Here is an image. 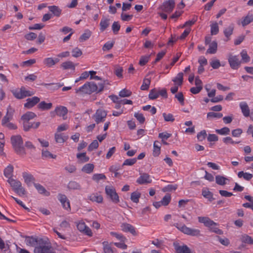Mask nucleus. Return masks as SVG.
<instances>
[{"instance_id": "f257e3e1", "label": "nucleus", "mask_w": 253, "mask_h": 253, "mask_svg": "<svg viewBox=\"0 0 253 253\" xmlns=\"http://www.w3.org/2000/svg\"><path fill=\"white\" fill-rule=\"evenodd\" d=\"M103 84H99L97 85L94 82H87L83 86L76 89L77 93L90 94L93 92H100L103 90Z\"/></svg>"}, {"instance_id": "f03ea898", "label": "nucleus", "mask_w": 253, "mask_h": 253, "mask_svg": "<svg viewBox=\"0 0 253 253\" xmlns=\"http://www.w3.org/2000/svg\"><path fill=\"white\" fill-rule=\"evenodd\" d=\"M11 143L15 152L18 155L24 156L26 154L22 138L20 135L11 137Z\"/></svg>"}, {"instance_id": "7ed1b4c3", "label": "nucleus", "mask_w": 253, "mask_h": 253, "mask_svg": "<svg viewBox=\"0 0 253 253\" xmlns=\"http://www.w3.org/2000/svg\"><path fill=\"white\" fill-rule=\"evenodd\" d=\"M34 252V253H56L50 244L46 243L42 239L39 240Z\"/></svg>"}, {"instance_id": "20e7f679", "label": "nucleus", "mask_w": 253, "mask_h": 253, "mask_svg": "<svg viewBox=\"0 0 253 253\" xmlns=\"http://www.w3.org/2000/svg\"><path fill=\"white\" fill-rule=\"evenodd\" d=\"M174 226L180 231L185 234L191 236L199 237L201 236V231L199 229L195 228H191L187 227L185 225L179 224L175 223Z\"/></svg>"}, {"instance_id": "39448f33", "label": "nucleus", "mask_w": 253, "mask_h": 253, "mask_svg": "<svg viewBox=\"0 0 253 253\" xmlns=\"http://www.w3.org/2000/svg\"><path fill=\"white\" fill-rule=\"evenodd\" d=\"M13 96L18 99H21L27 96H31L34 94V92L28 90L25 87H21L20 88H17L11 90Z\"/></svg>"}, {"instance_id": "423d86ee", "label": "nucleus", "mask_w": 253, "mask_h": 253, "mask_svg": "<svg viewBox=\"0 0 253 253\" xmlns=\"http://www.w3.org/2000/svg\"><path fill=\"white\" fill-rule=\"evenodd\" d=\"M105 191L107 196L110 199L113 203L118 204L120 202L119 197L115 189L112 186H106Z\"/></svg>"}, {"instance_id": "0eeeda50", "label": "nucleus", "mask_w": 253, "mask_h": 253, "mask_svg": "<svg viewBox=\"0 0 253 253\" xmlns=\"http://www.w3.org/2000/svg\"><path fill=\"white\" fill-rule=\"evenodd\" d=\"M228 61L230 67L234 70L238 69L241 64V61L237 55L229 54L228 58Z\"/></svg>"}, {"instance_id": "6e6552de", "label": "nucleus", "mask_w": 253, "mask_h": 253, "mask_svg": "<svg viewBox=\"0 0 253 253\" xmlns=\"http://www.w3.org/2000/svg\"><path fill=\"white\" fill-rule=\"evenodd\" d=\"M106 116L107 113L105 111L97 110L95 114L93 115V118L94 119L96 123L97 124H99L105 121Z\"/></svg>"}, {"instance_id": "1a4fd4ad", "label": "nucleus", "mask_w": 253, "mask_h": 253, "mask_svg": "<svg viewBox=\"0 0 253 253\" xmlns=\"http://www.w3.org/2000/svg\"><path fill=\"white\" fill-rule=\"evenodd\" d=\"M14 113V110L10 106L7 109V112L5 116L3 118L1 121V125H4L7 123L9 122L13 118Z\"/></svg>"}, {"instance_id": "9d476101", "label": "nucleus", "mask_w": 253, "mask_h": 253, "mask_svg": "<svg viewBox=\"0 0 253 253\" xmlns=\"http://www.w3.org/2000/svg\"><path fill=\"white\" fill-rule=\"evenodd\" d=\"M173 246L176 253H191V250L186 245L181 246L177 242L173 243Z\"/></svg>"}, {"instance_id": "9b49d317", "label": "nucleus", "mask_w": 253, "mask_h": 253, "mask_svg": "<svg viewBox=\"0 0 253 253\" xmlns=\"http://www.w3.org/2000/svg\"><path fill=\"white\" fill-rule=\"evenodd\" d=\"M58 199L61 202L63 208L67 210H70V202L68 200L66 196L64 194H59L58 195Z\"/></svg>"}, {"instance_id": "f8f14e48", "label": "nucleus", "mask_w": 253, "mask_h": 253, "mask_svg": "<svg viewBox=\"0 0 253 253\" xmlns=\"http://www.w3.org/2000/svg\"><path fill=\"white\" fill-rule=\"evenodd\" d=\"M174 5V0H168L164 2L162 9L164 11L170 13L172 11Z\"/></svg>"}, {"instance_id": "ddd939ff", "label": "nucleus", "mask_w": 253, "mask_h": 253, "mask_svg": "<svg viewBox=\"0 0 253 253\" xmlns=\"http://www.w3.org/2000/svg\"><path fill=\"white\" fill-rule=\"evenodd\" d=\"M40 101V98L37 96L29 98L26 100L27 102L24 104V107L28 109L31 108L38 103Z\"/></svg>"}, {"instance_id": "4468645a", "label": "nucleus", "mask_w": 253, "mask_h": 253, "mask_svg": "<svg viewBox=\"0 0 253 253\" xmlns=\"http://www.w3.org/2000/svg\"><path fill=\"white\" fill-rule=\"evenodd\" d=\"M23 128L26 131L30 130L31 128L36 129L39 127L40 125V122H23Z\"/></svg>"}, {"instance_id": "2eb2a0df", "label": "nucleus", "mask_w": 253, "mask_h": 253, "mask_svg": "<svg viewBox=\"0 0 253 253\" xmlns=\"http://www.w3.org/2000/svg\"><path fill=\"white\" fill-rule=\"evenodd\" d=\"M198 220L200 222L203 223L206 226L209 228L211 226L217 225L215 222L207 217H199Z\"/></svg>"}, {"instance_id": "dca6fc26", "label": "nucleus", "mask_w": 253, "mask_h": 253, "mask_svg": "<svg viewBox=\"0 0 253 253\" xmlns=\"http://www.w3.org/2000/svg\"><path fill=\"white\" fill-rule=\"evenodd\" d=\"M136 182L139 184H148L151 183L152 179L148 174L144 173L140 175L137 179Z\"/></svg>"}, {"instance_id": "f3484780", "label": "nucleus", "mask_w": 253, "mask_h": 253, "mask_svg": "<svg viewBox=\"0 0 253 253\" xmlns=\"http://www.w3.org/2000/svg\"><path fill=\"white\" fill-rule=\"evenodd\" d=\"M121 229L126 232H130L133 235H136V232L135 231V228L134 226L131 225L130 224L124 223H123L121 226Z\"/></svg>"}, {"instance_id": "a211bd4d", "label": "nucleus", "mask_w": 253, "mask_h": 253, "mask_svg": "<svg viewBox=\"0 0 253 253\" xmlns=\"http://www.w3.org/2000/svg\"><path fill=\"white\" fill-rule=\"evenodd\" d=\"M242 113L245 117L250 116V111L248 105L246 102H241L239 104Z\"/></svg>"}, {"instance_id": "6ab92c4d", "label": "nucleus", "mask_w": 253, "mask_h": 253, "mask_svg": "<svg viewBox=\"0 0 253 253\" xmlns=\"http://www.w3.org/2000/svg\"><path fill=\"white\" fill-rule=\"evenodd\" d=\"M54 111L57 116L63 117V119L65 120V118L64 117L68 113V109L66 107L60 106L57 107Z\"/></svg>"}, {"instance_id": "aec40b11", "label": "nucleus", "mask_w": 253, "mask_h": 253, "mask_svg": "<svg viewBox=\"0 0 253 253\" xmlns=\"http://www.w3.org/2000/svg\"><path fill=\"white\" fill-rule=\"evenodd\" d=\"M22 176L25 182L28 186H30L32 183H34L35 179L33 175L26 172L22 173Z\"/></svg>"}, {"instance_id": "412c9836", "label": "nucleus", "mask_w": 253, "mask_h": 253, "mask_svg": "<svg viewBox=\"0 0 253 253\" xmlns=\"http://www.w3.org/2000/svg\"><path fill=\"white\" fill-rule=\"evenodd\" d=\"M34 185L40 194L43 195L45 196H49L50 195V192L47 191L41 184L34 183Z\"/></svg>"}, {"instance_id": "4be33fe9", "label": "nucleus", "mask_w": 253, "mask_h": 253, "mask_svg": "<svg viewBox=\"0 0 253 253\" xmlns=\"http://www.w3.org/2000/svg\"><path fill=\"white\" fill-rule=\"evenodd\" d=\"M67 188L70 190H80L81 185L77 181H70L67 185Z\"/></svg>"}, {"instance_id": "5701e85b", "label": "nucleus", "mask_w": 253, "mask_h": 253, "mask_svg": "<svg viewBox=\"0 0 253 253\" xmlns=\"http://www.w3.org/2000/svg\"><path fill=\"white\" fill-rule=\"evenodd\" d=\"M217 50V43L215 41H212L207 50L206 54H215Z\"/></svg>"}, {"instance_id": "b1692460", "label": "nucleus", "mask_w": 253, "mask_h": 253, "mask_svg": "<svg viewBox=\"0 0 253 253\" xmlns=\"http://www.w3.org/2000/svg\"><path fill=\"white\" fill-rule=\"evenodd\" d=\"M161 145L158 141H155L153 144V155L154 157H158L161 152Z\"/></svg>"}, {"instance_id": "393cba45", "label": "nucleus", "mask_w": 253, "mask_h": 253, "mask_svg": "<svg viewBox=\"0 0 253 253\" xmlns=\"http://www.w3.org/2000/svg\"><path fill=\"white\" fill-rule=\"evenodd\" d=\"M88 199L92 202H95L98 203H101L103 202V197L97 193L91 194L88 197Z\"/></svg>"}, {"instance_id": "a878e982", "label": "nucleus", "mask_w": 253, "mask_h": 253, "mask_svg": "<svg viewBox=\"0 0 253 253\" xmlns=\"http://www.w3.org/2000/svg\"><path fill=\"white\" fill-rule=\"evenodd\" d=\"M51 103H46L45 101L41 102L38 105V108L42 111L48 110L51 108Z\"/></svg>"}, {"instance_id": "bb28decb", "label": "nucleus", "mask_w": 253, "mask_h": 253, "mask_svg": "<svg viewBox=\"0 0 253 253\" xmlns=\"http://www.w3.org/2000/svg\"><path fill=\"white\" fill-rule=\"evenodd\" d=\"M7 181L10 185V186L12 187L13 191L18 187H21V185H22V183L20 181L14 179L12 178L8 179Z\"/></svg>"}, {"instance_id": "cd10ccee", "label": "nucleus", "mask_w": 253, "mask_h": 253, "mask_svg": "<svg viewBox=\"0 0 253 253\" xmlns=\"http://www.w3.org/2000/svg\"><path fill=\"white\" fill-rule=\"evenodd\" d=\"M109 19L103 17L101 19L100 23V30L101 32L104 31L110 25Z\"/></svg>"}, {"instance_id": "c85d7f7f", "label": "nucleus", "mask_w": 253, "mask_h": 253, "mask_svg": "<svg viewBox=\"0 0 253 253\" xmlns=\"http://www.w3.org/2000/svg\"><path fill=\"white\" fill-rule=\"evenodd\" d=\"M13 169V167L12 165H9L4 169V175L6 177L8 178V179L12 178Z\"/></svg>"}, {"instance_id": "c756f323", "label": "nucleus", "mask_w": 253, "mask_h": 253, "mask_svg": "<svg viewBox=\"0 0 253 253\" xmlns=\"http://www.w3.org/2000/svg\"><path fill=\"white\" fill-rule=\"evenodd\" d=\"M36 117V115L32 112H28L21 117V119L24 122H29L30 120L34 119Z\"/></svg>"}, {"instance_id": "7c9ffc66", "label": "nucleus", "mask_w": 253, "mask_h": 253, "mask_svg": "<svg viewBox=\"0 0 253 253\" xmlns=\"http://www.w3.org/2000/svg\"><path fill=\"white\" fill-rule=\"evenodd\" d=\"M39 241L37 239L32 236H27L26 237L25 242L27 246L34 247L36 245L38 244Z\"/></svg>"}, {"instance_id": "2f4dec72", "label": "nucleus", "mask_w": 253, "mask_h": 253, "mask_svg": "<svg viewBox=\"0 0 253 253\" xmlns=\"http://www.w3.org/2000/svg\"><path fill=\"white\" fill-rule=\"evenodd\" d=\"M49 11L51 12L54 16L59 17L61 13V9L55 5L49 6L48 7Z\"/></svg>"}, {"instance_id": "473e14b6", "label": "nucleus", "mask_w": 253, "mask_h": 253, "mask_svg": "<svg viewBox=\"0 0 253 253\" xmlns=\"http://www.w3.org/2000/svg\"><path fill=\"white\" fill-rule=\"evenodd\" d=\"M54 137L55 141L59 143H64L68 138L67 136L63 135L62 133H55Z\"/></svg>"}, {"instance_id": "72a5a7b5", "label": "nucleus", "mask_w": 253, "mask_h": 253, "mask_svg": "<svg viewBox=\"0 0 253 253\" xmlns=\"http://www.w3.org/2000/svg\"><path fill=\"white\" fill-rule=\"evenodd\" d=\"M253 21V14H248L246 16L243 18L241 23L243 27L248 25Z\"/></svg>"}, {"instance_id": "f704fd0d", "label": "nucleus", "mask_w": 253, "mask_h": 253, "mask_svg": "<svg viewBox=\"0 0 253 253\" xmlns=\"http://www.w3.org/2000/svg\"><path fill=\"white\" fill-rule=\"evenodd\" d=\"M241 241L246 244L253 245V239L247 234H244L241 238Z\"/></svg>"}, {"instance_id": "c9c22d12", "label": "nucleus", "mask_w": 253, "mask_h": 253, "mask_svg": "<svg viewBox=\"0 0 253 253\" xmlns=\"http://www.w3.org/2000/svg\"><path fill=\"white\" fill-rule=\"evenodd\" d=\"M183 76L182 73H179L177 76L172 79V81L175 83L177 85H181L183 83Z\"/></svg>"}, {"instance_id": "e433bc0d", "label": "nucleus", "mask_w": 253, "mask_h": 253, "mask_svg": "<svg viewBox=\"0 0 253 253\" xmlns=\"http://www.w3.org/2000/svg\"><path fill=\"white\" fill-rule=\"evenodd\" d=\"M239 178H243L246 180H250L253 177V174L248 172H244L243 171H239L238 173Z\"/></svg>"}, {"instance_id": "4c0bfd02", "label": "nucleus", "mask_w": 253, "mask_h": 253, "mask_svg": "<svg viewBox=\"0 0 253 253\" xmlns=\"http://www.w3.org/2000/svg\"><path fill=\"white\" fill-rule=\"evenodd\" d=\"M61 67L64 70H67V69L74 70L75 68L74 63L71 61H68L63 62L61 64Z\"/></svg>"}, {"instance_id": "58836bf2", "label": "nucleus", "mask_w": 253, "mask_h": 253, "mask_svg": "<svg viewBox=\"0 0 253 253\" xmlns=\"http://www.w3.org/2000/svg\"><path fill=\"white\" fill-rule=\"evenodd\" d=\"M91 35V32L89 30H86L84 31V33L82 34L79 38V41L80 42H83L84 41H86L88 40Z\"/></svg>"}, {"instance_id": "ea45409f", "label": "nucleus", "mask_w": 253, "mask_h": 253, "mask_svg": "<svg viewBox=\"0 0 253 253\" xmlns=\"http://www.w3.org/2000/svg\"><path fill=\"white\" fill-rule=\"evenodd\" d=\"M140 196L141 194L139 192H133L131 194L130 199L133 203H138L139 202Z\"/></svg>"}, {"instance_id": "a19ab883", "label": "nucleus", "mask_w": 253, "mask_h": 253, "mask_svg": "<svg viewBox=\"0 0 253 253\" xmlns=\"http://www.w3.org/2000/svg\"><path fill=\"white\" fill-rule=\"evenodd\" d=\"M151 83V79L150 78H145L143 80V84L140 87L142 90H147L149 87Z\"/></svg>"}, {"instance_id": "79ce46f5", "label": "nucleus", "mask_w": 253, "mask_h": 253, "mask_svg": "<svg viewBox=\"0 0 253 253\" xmlns=\"http://www.w3.org/2000/svg\"><path fill=\"white\" fill-rule=\"evenodd\" d=\"M228 179L227 178L223 176L218 175L215 176L216 183L220 185H225L226 184V181Z\"/></svg>"}, {"instance_id": "37998d69", "label": "nucleus", "mask_w": 253, "mask_h": 253, "mask_svg": "<svg viewBox=\"0 0 253 253\" xmlns=\"http://www.w3.org/2000/svg\"><path fill=\"white\" fill-rule=\"evenodd\" d=\"M94 165L92 164H87L82 168V170L86 173H90L93 170Z\"/></svg>"}, {"instance_id": "c03bdc74", "label": "nucleus", "mask_w": 253, "mask_h": 253, "mask_svg": "<svg viewBox=\"0 0 253 253\" xmlns=\"http://www.w3.org/2000/svg\"><path fill=\"white\" fill-rule=\"evenodd\" d=\"M159 96L158 90L156 88H154L150 91L149 94V98L150 99L154 100L157 99Z\"/></svg>"}, {"instance_id": "a18cd8bd", "label": "nucleus", "mask_w": 253, "mask_h": 253, "mask_svg": "<svg viewBox=\"0 0 253 253\" xmlns=\"http://www.w3.org/2000/svg\"><path fill=\"white\" fill-rule=\"evenodd\" d=\"M215 132L218 134L222 135H228L230 133V128L227 127H224L221 129H217L215 130Z\"/></svg>"}, {"instance_id": "49530a36", "label": "nucleus", "mask_w": 253, "mask_h": 253, "mask_svg": "<svg viewBox=\"0 0 253 253\" xmlns=\"http://www.w3.org/2000/svg\"><path fill=\"white\" fill-rule=\"evenodd\" d=\"M103 246L104 253H113V250L111 246V245L109 244L108 242H103Z\"/></svg>"}, {"instance_id": "de8ad7c7", "label": "nucleus", "mask_w": 253, "mask_h": 253, "mask_svg": "<svg viewBox=\"0 0 253 253\" xmlns=\"http://www.w3.org/2000/svg\"><path fill=\"white\" fill-rule=\"evenodd\" d=\"M202 195L206 198L208 199L209 200L211 201L213 200L212 193L209 191L208 189H203L202 191Z\"/></svg>"}, {"instance_id": "09e8293b", "label": "nucleus", "mask_w": 253, "mask_h": 253, "mask_svg": "<svg viewBox=\"0 0 253 253\" xmlns=\"http://www.w3.org/2000/svg\"><path fill=\"white\" fill-rule=\"evenodd\" d=\"M222 141L223 142V143H224L226 145H228L229 144L234 145L235 144H238L240 142V141H234L233 140V139L230 136H227V137H224L222 139Z\"/></svg>"}, {"instance_id": "8fccbe9b", "label": "nucleus", "mask_w": 253, "mask_h": 253, "mask_svg": "<svg viewBox=\"0 0 253 253\" xmlns=\"http://www.w3.org/2000/svg\"><path fill=\"white\" fill-rule=\"evenodd\" d=\"M171 200V196L170 194H167L161 200V202L163 206H166L169 205Z\"/></svg>"}, {"instance_id": "3c124183", "label": "nucleus", "mask_w": 253, "mask_h": 253, "mask_svg": "<svg viewBox=\"0 0 253 253\" xmlns=\"http://www.w3.org/2000/svg\"><path fill=\"white\" fill-rule=\"evenodd\" d=\"M234 26L233 25H230L224 30V34L227 38H229L233 33Z\"/></svg>"}, {"instance_id": "603ef678", "label": "nucleus", "mask_w": 253, "mask_h": 253, "mask_svg": "<svg viewBox=\"0 0 253 253\" xmlns=\"http://www.w3.org/2000/svg\"><path fill=\"white\" fill-rule=\"evenodd\" d=\"M43 63L48 67H51L55 65L53 58L51 57L46 58L44 59Z\"/></svg>"}, {"instance_id": "864d4df0", "label": "nucleus", "mask_w": 253, "mask_h": 253, "mask_svg": "<svg viewBox=\"0 0 253 253\" xmlns=\"http://www.w3.org/2000/svg\"><path fill=\"white\" fill-rule=\"evenodd\" d=\"M78 159H80L82 162H86L89 161V157L86 156V153H81L77 154Z\"/></svg>"}, {"instance_id": "5fc2aeb1", "label": "nucleus", "mask_w": 253, "mask_h": 253, "mask_svg": "<svg viewBox=\"0 0 253 253\" xmlns=\"http://www.w3.org/2000/svg\"><path fill=\"white\" fill-rule=\"evenodd\" d=\"M223 116V115L221 113H215L213 112H209L207 114V118L209 119L211 118H221Z\"/></svg>"}, {"instance_id": "6e6d98bb", "label": "nucleus", "mask_w": 253, "mask_h": 253, "mask_svg": "<svg viewBox=\"0 0 253 253\" xmlns=\"http://www.w3.org/2000/svg\"><path fill=\"white\" fill-rule=\"evenodd\" d=\"M210 65L214 69H218L221 66L219 60L216 59H211Z\"/></svg>"}, {"instance_id": "4d7b16f0", "label": "nucleus", "mask_w": 253, "mask_h": 253, "mask_svg": "<svg viewBox=\"0 0 253 253\" xmlns=\"http://www.w3.org/2000/svg\"><path fill=\"white\" fill-rule=\"evenodd\" d=\"M241 56L242 57V59L245 63H247L249 62L250 57L247 54V52L245 50H243L240 53Z\"/></svg>"}, {"instance_id": "13d9d810", "label": "nucleus", "mask_w": 253, "mask_h": 253, "mask_svg": "<svg viewBox=\"0 0 253 253\" xmlns=\"http://www.w3.org/2000/svg\"><path fill=\"white\" fill-rule=\"evenodd\" d=\"M92 178L94 181L98 182L100 180L106 179V176L102 173H96L92 176Z\"/></svg>"}, {"instance_id": "bf43d9fd", "label": "nucleus", "mask_w": 253, "mask_h": 253, "mask_svg": "<svg viewBox=\"0 0 253 253\" xmlns=\"http://www.w3.org/2000/svg\"><path fill=\"white\" fill-rule=\"evenodd\" d=\"M211 33L212 35H216L219 31V28L217 23H215L211 25Z\"/></svg>"}, {"instance_id": "052dcab7", "label": "nucleus", "mask_w": 253, "mask_h": 253, "mask_svg": "<svg viewBox=\"0 0 253 253\" xmlns=\"http://www.w3.org/2000/svg\"><path fill=\"white\" fill-rule=\"evenodd\" d=\"M163 116L166 122H173L175 120L173 116L171 114H167L166 113H164L163 114Z\"/></svg>"}, {"instance_id": "680f3d73", "label": "nucleus", "mask_w": 253, "mask_h": 253, "mask_svg": "<svg viewBox=\"0 0 253 253\" xmlns=\"http://www.w3.org/2000/svg\"><path fill=\"white\" fill-rule=\"evenodd\" d=\"M177 188V185H172L169 184L168 185L165 187L163 188V191L164 192H170L172 191H174Z\"/></svg>"}, {"instance_id": "e2e57ef3", "label": "nucleus", "mask_w": 253, "mask_h": 253, "mask_svg": "<svg viewBox=\"0 0 253 253\" xmlns=\"http://www.w3.org/2000/svg\"><path fill=\"white\" fill-rule=\"evenodd\" d=\"M98 145V141L96 140H94L89 144L88 147V150L89 151H92L93 150L97 149Z\"/></svg>"}, {"instance_id": "0e129e2a", "label": "nucleus", "mask_w": 253, "mask_h": 253, "mask_svg": "<svg viewBox=\"0 0 253 253\" xmlns=\"http://www.w3.org/2000/svg\"><path fill=\"white\" fill-rule=\"evenodd\" d=\"M14 191L19 196H22L26 194V190L25 188L22 187V185L21 187H18L17 189H15Z\"/></svg>"}, {"instance_id": "69168bd1", "label": "nucleus", "mask_w": 253, "mask_h": 253, "mask_svg": "<svg viewBox=\"0 0 253 253\" xmlns=\"http://www.w3.org/2000/svg\"><path fill=\"white\" fill-rule=\"evenodd\" d=\"M134 116L140 124H143L145 122V118L142 114L137 112L135 113Z\"/></svg>"}, {"instance_id": "338daca9", "label": "nucleus", "mask_w": 253, "mask_h": 253, "mask_svg": "<svg viewBox=\"0 0 253 253\" xmlns=\"http://www.w3.org/2000/svg\"><path fill=\"white\" fill-rule=\"evenodd\" d=\"M120 25L118 22H114L112 26L113 32L114 34H117L120 29Z\"/></svg>"}, {"instance_id": "774afa93", "label": "nucleus", "mask_w": 253, "mask_h": 253, "mask_svg": "<svg viewBox=\"0 0 253 253\" xmlns=\"http://www.w3.org/2000/svg\"><path fill=\"white\" fill-rule=\"evenodd\" d=\"M131 94V92L126 89H123L119 92V96L122 97H128Z\"/></svg>"}]
</instances>
